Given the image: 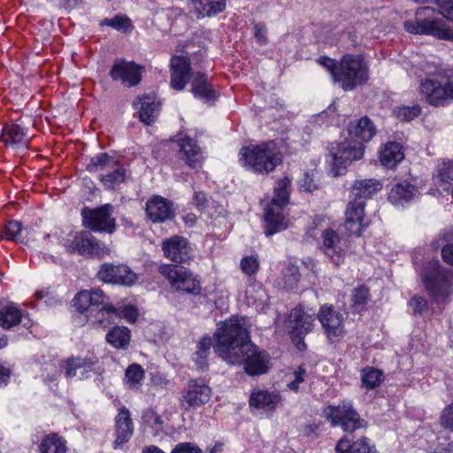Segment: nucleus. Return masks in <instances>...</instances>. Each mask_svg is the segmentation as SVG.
<instances>
[{
	"mask_svg": "<svg viewBox=\"0 0 453 453\" xmlns=\"http://www.w3.org/2000/svg\"><path fill=\"white\" fill-rule=\"evenodd\" d=\"M214 336V351L226 363L243 365L245 372L250 376L268 372L270 356L250 342L242 319L231 318L226 320L219 325Z\"/></svg>",
	"mask_w": 453,
	"mask_h": 453,
	"instance_id": "f257e3e1",
	"label": "nucleus"
},
{
	"mask_svg": "<svg viewBox=\"0 0 453 453\" xmlns=\"http://www.w3.org/2000/svg\"><path fill=\"white\" fill-rule=\"evenodd\" d=\"M349 138L344 142L331 144L328 147V163L334 174L342 175L349 164L363 157L365 152L364 142H369L375 134L376 128L372 120L363 117L351 121L349 128Z\"/></svg>",
	"mask_w": 453,
	"mask_h": 453,
	"instance_id": "f03ea898",
	"label": "nucleus"
},
{
	"mask_svg": "<svg viewBox=\"0 0 453 453\" xmlns=\"http://www.w3.org/2000/svg\"><path fill=\"white\" fill-rule=\"evenodd\" d=\"M426 78L420 81V92L434 106H443L453 101V70L424 65Z\"/></svg>",
	"mask_w": 453,
	"mask_h": 453,
	"instance_id": "7ed1b4c3",
	"label": "nucleus"
},
{
	"mask_svg": "<svg viewBox=\"0 0 453 453\" xmlns=\"http://www.w3.org/2000/svg\"><path fill=\"white\" fill-rule=\"evenodd\" d=\"M240 161L258 173H268L281 163L278 147L273 141L243 147L240 150Z\"/></svg>",
	"mask_w": 453,
	"mask_h": 453,
	"instance_id": "20e7f679",
	"label": "nucleus"
},
{
	"mask_svg": "<svg viewBox=\"0 0 453 453\" xmlns=\"http://www.w3.org/2000/svg\"><path fill=\"white\" fill-rule=\"evenodd\" d=\"M435 9L420 7L416 11L415 19L404 22V29L414 35H433L439 39L453 41V25L448 26L442 19L434 18Z\"/></svg>",
	"mask_w": 453,
	"mask_h": 453,
	"instance_id": "39448f33",
	"label": "nucleus"
},
{
	"mask_svg": "<svg viewBox=\"0 0 453 453\" xmlns=\"http://www.w3.org/2000/svg\"><path fill=\"white\" fill-rule=\"evenodd\" d=\"M289 186L290 180L288 177L280 179L274 188V196L265 208V233L267 236L288 227L283 209L288 202Z\"/></svg>",
	"mask_w": 453,
	"mask_h": 453,
	"instance_id": "423d86ee",
	"label": "nucleus"
},
{
	"mask_svg": "<svg viewBox=\"0 0 453 453\" xmlns=\"http://www.w3.org/2000/svg\"><path fill=\"white\" fill-rule=\"evenodd\" d=\"M426 292L435 301L449 296L452 292L453 271L443 267L439 260H430L420 272Z\"/></svg>",
	"mask_w": 453,
	"mask_h": 453,
	"instance_id": "0eeeda50",
	"label": "nucleus"
},
{
	"mask_svg": "<svg viewBox=\"0 0 453 453\" xmlns=\"http://www.w3.org/2000/svg\"><path fill=\"white\" fill-rule=\"evenodd\" d=\"M368 80V65L359 55L347 54L339 61L335 82L343 90H353Z\"/></svg>",
	"mask_w": 453,
	"mask_h": 453,
	"instance_id": "6e6552de",
	"label": "nucleus"
},
{
	"mask_svg": "<svg viewBox=\"0 0 453 453\" xmlns=\"http://www.w3.org/2000/svg\"><path fill=\"white\" fill-rule=\"evenodd\" d=\"M159 273L168 280L174 290L193 295L200 293V280L185 267L163 265L159 267Z\"/></svg>",
	"mask_w": 453,
	"mask_h": 453,
	"instance_id": "1a4fd4ad",
	"label": "nucleus"
},
{
	"mask_svg": "<svg viewBox=\"0 0 453 453\" xmlns=\"http://www.w3.org/2000/svg\"><path fill=\"white\" fill-rule=\"evenodd\" d=\"M325 416L334 426H339L345 432H354L357 429L365 428L367 423L361 418L357 411L349 403L343 402L337 406H328L324 411Z\"/></svg>",
	"mask_w": 453,
	"mask_h": 453,
	"instance_id": "9d476101",
	"label": "nucleus"
},
{
	"mask_svg": "<svg viewBox=\"0 0 453 453\" xmlns=\"http://www.w3.org/2000/svg\"><path fill=\"white\" fill-rule=\"evenodd\" d=\"M66 249L69 252H77L81 256L105 257L111 254V248L99 242L88 231L76 233L73 240H68Z\"/></svg>",
	"mask_w": 453,
	"mask_h": 453,
	"instance_id": "9b49d317",
	"label": "nucleus"
},
{
	"mask_svg": "<svg viewBox=\"0 0 453 453\" xmlns=\"http://www.w3.org/2000/svg\"><path fill=\"white\" fill-rule=\"evenodd\" d=\"M99 359L94 353L84 356L70 357L65 361V372L67 378L78 376L81 380L88 379L91 373L101 372Z\"/></svg>",
	"mask_w": 453,
	"mask_h": 453,
	"instance_id": "f8f14e48",
	"label": "nucleus"
},
{
	"mask_svg": "<svg viewBox=\"0 0 453 453\" xmlns=\"http://www.w3.org/2000/svg\"><path fill=\"white\" fill-rule=\"evenodd\" d=\"M112 206L105 204L94 210L82 211L83 224L94 232L112 234L115 230V219L111 217Z\"/></svg>",
	"mask_w": 453,
	"mask_h": 453,
	"instance_id": "ddd939ff",
	"label": "nucleus"
},
{
	"mask_svg": "<svg viewBox=\"0 0 453 453\" xmlns=\"http://www.w3.org/2000/svg\"><path fill=\"white\" fill-rule=\"evenodd\" d=\"M314 320L311 315L301 308H295L291 311L287 326L293 342L299 349L305 347L303 339L312 330Z\"/></svg>",
	"mask_w": 453,
	"mask_h": 453,
	"instance_id": "4468645a",
	"label": "nucleus"
},
{
	"mask_svg": "<svg viewBox=\"0 0 453 453\" xmlns=\"http://www.w3.org/2000/svg\"><path fill=\"white\" fill-rule=\"evenodd\" d=\"M97 278L105 283L132 286L137 280V274L125 265L104 264L97 273Z\"/></svg>",
	"mask_w": 453,
	"mask_h": 453,
	"instance_id": "2eb2a0df",
	"label": "nucleus"
},
{
	"mask_svg": "<svg viewBox=\"0 0 453 453\" xmlns=\"http://www.w3.org/2000/svg\"><path fill=\"white\" fill-rule=\"evenodd\" d=\"M110 76L112 81H120L125 87L136 86L142 78V68L133 61L117 59L111 66Z\"/></svg>",
	"mask_w": 453,
	"mask_h": 453,
	"instance_id": "dca6fc26",
	"label": "nucleus"
},
{
	"mask_svg": "<svg viewBox=\"0 0 453 453\" xmlns=\"http://www.w3.org/2000/svg\"><path fill=\"white\" fill-rule=\"evenodd\" d=\"M365 201L351 199L345 211L344 228L349 236H360L362 231L366 227L365 222Z\"/></svg>",
	"mask_w": 453,
	"mask_h": 453,
	"instance_id": "f3484780",
	"label": "nucleus"
},
{
	"mask_svg": "<svg viewBox=\"0 0 453 453\" xmlns=\"http://www.w3.org/2000/svg\"><path fill=\"white\" fill-rule=\"evenodd\" d=\"M318 319L320 321L326 336L331 341H334L344 335L345 330L342 314L336 311L332 305L321 306L318 314Z\"/></svg>",
	"mask_w": 453,
	"mask_h": 453,
	"instance_id": "a211bd4d",
	"label": "nucleus"
},
{
	"mask_svg": "<svg viewBox=\"0 0 453 453\" xmlns=\"http://www.w3.org/2000/svg\"><path fill=\"white\" fill-rule=\"evenodd\" d=\"M162 250L165 257L178 264L190 261L193 257L192 249L186 238L173 236L162 242Z\"/></svg>",
	"mask_w": 453,
	"mask_h": 453,
	"instance_id": "6ab92c4d",
	"label": "nucleus"
},
{
	"mask_svg": "<svg viewBox=\"0 0 453 453\" xmlns=\"http://www.w3.org/2000/svg\"><path fill=\"white\" fill-rule=\"evenodd\" d=\"M170 73L171 87L178 91L183 90L193 78L189 58L184 56H173L170 61Z\"/></svg>",
	"mask_w": 453,
	"mask_h": 453,
	"instance_id": "aec40b11",
	"label": "nucleus"
},
{
	"mask_svg": "<svg viewBox=\"0 0 453 453\" xmlns=\"http://www.w3.org/2000/svg\"><path fill=\"white\" fill-rule=\"evenodd\" d=\"M211 396V390L209 386L201 380H190L187 390L181 398V405L186 409H196L207 403Z\"/></svg>",
	"mask_w": 453,
	"mask_h": 453,
	"instance_id": "412c9836",
	"label": "nucleus"
},
{
	"mask_svg": "<svg viewBox=\"0 0 453 453\" xmlns=\"http://www.w3.org/2000/svg\"><path fill=\"white\" fill-rule=\"evenodd\" d=\"M146 213L152 222H164L173 217V203L159 196H152L146 203Z\"/></svg>",
	"mask_w": 453,
	"mask_h": 453,
	"instance_id": "4be33fe9",
	"label": "nucleus"
},
{
	"mask_svg": "<svg viewBox=\"0 0 453 453\" xmlns=\"http://www.w3.org/2000/svg\"><path fill=\"white\" fill-rule=\"evenodd\" d=\"M116 438L113 441L114 449L122 447L134 434V424L130 411L126 407H121L115 418Z\"/></svg>",
	"mask_w": 453,
	"mask_h": 453,
	"instance_id": "5701e85b",
	"label": "nucleus"
},
{
	"mask_svg": "<svg viewBox=\"0 0 453 453\" xmlns=\"http://www.w3.org/2000/svg\"><path fill=\"white\" fill-rule=\"evenodd\" d=\"M323 253L335 265H341L344 260V250L341 245V239L338 234L332 230L326 229L321 234Z\"/></svg>",
	"mask_w": 453,
	"mask_h": 453,
	"instance_id": "b1692460",
	"label": "nucleus"
},
{
	"mask_svg": "<svg viewBox=\"0 0 453 453\" xmlns=\"http://www.w3.org/2000/svg\"><path fill=\"white\" fill-rule=\"evenodd\" d=\"M178 143L180 158L184 160L190 168H200L204 157L196 142L189 137H183L179 140Z\"/></svg>",
	"mask_w": 453,
	"mask_h": 453,
	"instance_id": "393cba45",
	"label": "nucleus"
},
{
	"mask_svg": "<svg viewBox=\"0 0 453 453\" xmlns=\"http://www.w3.org/2000/svg\"><path fill=\"white\" fill-rule=\"evenodd\" d=\"M104 299V292L99 288H91L89 290H81L76 294L73 302L75 309L83 313L89 310L103 304Z\"/></svg>",
	"mask_w": 453,
	"mask_h": 453,
	"instance_id": "a878e982",
	"label": "nucleus"
},
{
	"mask_svg": "<svg viewBox=\"0 0 453 453\" xmlns=\"http://www.w3.org/2000/svg\"><path fill=\"white\" fill-rule=\"evenodd\" d=\"M191 92L196 98L200 99L203 103L213 102L217 97L216 92L208 81L206 74L202 72L193 74Z\"/></svg>",
	"mask_w": 453,
	"mask_h": 453,
	"instance_id": "bb28decb",
	"label": "nucleus"
},
{
	"mask_svg": "<svg viewBox=\"0 0 453 453\" xmlns=\"http://www.w3.org/2000/svg\"><path fill=\"white\" fill-rule=\"evenodd\" d=\"M281 401V395L277 392H270L263 389H255L250 395V404L251 407L273 411Z\"/></svg>",
	"mask_w": 453,
	"mask_h": 453,
	"instance_id": "cd10ccee",
	"label": "nucleus"
},
{
	"mask_svg": "<svg viewBox=\"0 0 453 453\" xmlns=\"http://www.w3.org/2000/svg\"><path fill=\"white\" fill-rule=\"evenodd\" d=\"M2 140L7 145L27 148L30 137L27 130L17 124L6 125L4 127Z\"/></svg>",
	"mask_w": 453,
	"mask_h": 453,
	"instance_id": "c85d7f7f",
	"label": "nucleus"
},
{
	"mask_svg": "<svg viewBox=\"0 0 453 453\" xmlns=\"http://www.w3.org/2000/svg\"><path fill=\"white\" fill-rule=\"evenodd\" d=\"M117 313L118 309L111 304L105 303L104 301L103 304H100V306L90 309L89 314L86 316L89 323L105 326L106 323L111 324L117 319Z\"/></svg>",
	"mask_w": 453,
	"mask_h": 453,
	"instance_id": "c756f323",
	"label": "nucleus"
},
{
	"mask_svg": "<svg viewBox=\"0 0 453 453\" xmlns=\"http://www.w3.org/2000/svg\"><path fill=\"white\" fill-rule=\"evenodd\" d=\"M381 188L382 184L380 181L374 179L356 180L351 188V199L365 201L372 197Z\"/></svg>",
	"mask_w": 453,
	"mask_h": 453,
	"instance_id": "7c9ffc66",
	"label": "nucleus"
},
{
	"mask_svg": "<svg viewBox=\"0 0 453 453\" xmlns=\"http://www.w3.org/2000/svg\"><path fill=\"white\" fill-rule=\"evenodd\" d=\"M134 105L135 107L140 105L139 117L144 124L150 125L155 122L159 112V104L155 97L145 96L140 98L138 102H134Z\"/></svg>",
	"mask_w": 453,
	"mask_h": 453,
	"instance_id": "2f4dec72",
	"label": "nucleus"
},
{
	"mask_svg": "<svg viewBox=\"0 0 453 453\" xmlns=\"http://www.w3.org/2000/svg\"><path fill=\"white\" fill-rule=\"evenodd\" d=\"M403 157V147L395 142L386 143L380 152V161L387 168H394Z\"/></svg>",
	"mask_w": 453,
	"mask_h": 453,
	"instance_id": "473e14b6",
	"label": "nucleus"
},
{
	"mask_svg": "<svg viewBox=\"0 0 453 453\" xmlns=\"http://www.w3.org/2000/svg\"><path fill=\"white\" fill-rule=\"evenodd\" d=\"M417 194L415 186L407 182L398 183L391 188L388 200L394 204H403L411 201Z\"/></svg>",
	"mask_w": 453,
	"mask_h": 453,
	"instance_id": "72a5a7b5",
	"label": "nucleus"
},
{
	"mask_svg": "<svg viewBox=\"0 0 453 453\" xmlns=\"http://www.w3.org/2000/svg\"><path fill=\"white\" fill-rule=\"evenodd\" d=\"M126 178V170L118 161L114 166L110 167L105 173L99 174V180L107 189H114L121 184Z\"/></svg>",
	"mask_w": 453,
	"mask_h": 453,
	"instance_id": "f704fd0d",
	"label": "nucleus"
},
{
	"mask_svg": "<svg viewBox=\"0 0 453 453\" xmlns=\"http://www.w3.org/2000/svg\"><path fill=\"white\" fill-rule=\"evenodd\" d=\"M335 451L336 453H377L365 438L357 440L352 444L348 440L342 439L338 441Z\"/></svg>",
	"mask_w": 453,
	"mask_h": 453,
	"instance_id": "c9c22d12",
	"label": "nucleus"
},
{
	"mask_svg": "<svg viewBox=\"0 0 453 453\" xmlns=\"http://www.w3.org/2000/svg\"><path fill=\"white\" fill-rule=\"evenodd\" d=\"M130 338V330L126 326H114L106 334L107 342L116 349H126Z\"/></svg>",
	"mask_w": 453,
	"mask_h": 453,
	"instance_id": "e433bc0d",
	"label": "nucleus"
},
{
	"mask_svg": "<svg viewBox=\"0 0 453 453\" xmlns=\"http://www.w3.org/2000/svg\"><path fill=\"white\" fill-rule=\"evenodd\" d=\"M117 162L118 160L110 157L107 153H99L91 157L86 169L89 173H99L100 174L114 166Z\"/></svg>",
	"mask_w": 453,
	"mask_h": 453,
	"instance_id": "4c0bfd02",
	"label": "nucleus"
},
{
	"mask_svg": "<svg viewBox=\"0 0 453 453\" xmlns=\"http://www.w3.org/2000/svg\"><path fill=\"white\" fill-rule=\"evenodd\" d=\"M40 453H66L65 441L56 434L46 435L39 445Z\"/></svg>",
	"mask_w": 453,
	"mask_h": 453,
	"instance_id": "58836bf2",
	"label": "nucleus"
},
{
	"mask_svg": "<svg viewBox=\"0 0 453 453\" xmlns=\"http://www.w3.org/2000/svg\"><path fill=\"white\" fill-rule=\"evenodd\" d=\"M21 319V311L19 309L8 305L0 310V326L4 329L18 325Z\"/></svg>",
	"mask_w": 453,
	"mask_h": 453,
	"instance_id": "ea45409f",
	"label": "nucleus"
},
{
	"mask_svg": "<svg viewBox=\"0 0 453 453\" xmlns=\"http://www.w3.org/2000/svg\"><path fill=\"white\" fill-rule=\"evenodd\" d=\"M144 378V370L140 365H129L125 372L126 384L130 389H138Z\"/></svg>",
	"mask_w": 453,
	"mask_h": 453,
	"instance_id": "a19ab883",
	"label": "nucleus"
},
{
	"mask_svg": "<svg viewBox=\"0 0 453 453\" xmlns=\"http://www.w3.org/2000/svg\"><path fill=\"white\" fill-rule=\"evenodd\" d=\"M249 305H260L266 300V294L261 284H250L245 292Z\"/></svg>",
	"mask_w": 453,
	"mask_h": 453,
	"instance_id": "79ce46f5",
	"label": "nucleus"
},
{
	"mask_svg": "<svg viewBox=\"0 0 453 453\" xmlns=\"http://www.w3.org/2000/svg\"><path fill=\"white\" fill-rule=\"evenodd\" d=\"M361 379L363 385L367 388H375L383 380V373L375 368H365L362 370Z\"/></svg>",
	"mask_w": 453,
	"mask_h": 453,
	"instance_id": "37998d69",
	"label": "nucleus"
},
{
	"mask_svg": "<svg viewBox=\"0 0 453 453\" xmlns=\"http://www.w3.org/2000/svg\"><path fill=\"white\" fill-rule=\"evenodd\" d=\"M211 346L212 340L211 337H203L199 342L198 349L195 353V359L200 368H203L204 366H206V360L210 354V349Z\"/></svg>",
	"mask_w": 453,
	"mask_h": 453,
	"instance_id": "c03bdc74",
	"label": "nucleus"
},
{
	"mask_svg": "<svg viewBox=\"0 0 453 453\" xmlns=\"http://www.w3.org/2000/svg\"><path fill=\"white\" fill-rule=\"evenodd\" d=\"M369 300V289L364 286L354 289L352 294V308L360 313Z\"/></svg>",
	"mask_w": 453,
	"mask_h": 453,
	"instance_id": "a18cd8bd",
	"label": "nucleus"
},
{
	"mask_svg": "<svg viewBox=\"0 0 453 453\" xmlns=\"http://www.w3.org/2000/svg\"><path fill=\"white\" fill-rule=\"evenodd\" d=\"M421 112L418 104L412 106H399L394 109L395 116L401 121H411Z\"/></svg>",
	"mask_w": 453,
	"mask_h": 453,
	"instance_id": "49530a36",
	"label": "nucleus"
},
{
	"mask_svg": "<svg viewBox=\"0 0 453 453\" xmlns=\"http://www.w3.org/2000/svg\"><path fill=\"white\" fill-rule=\"evenodd\" d=\"M436 178L440 181L449 183L453 180V160H442L437 165Z\"/></svg>",
	"mask_w": 453,
	"mask_h": 453,
	"instance_id": "de8ad7c7",
	"label": "nucleus"
},
{
	"mask_svg": "<svg viewBox=\"0 0 453 453\" xmlns=\"http://www.w3.org/2000/svg\"><path fill=\"white\" fill-rule=\"evenodd\" d=\"M300 279L299 269L296 265H288L283 271V287L286 288H293Z\"/></svg>",
	"mask_w": 453,
	"mask_h": 453,
	"instance_id": "09e8293b",
	"label": "nucleus"
},
{
	"mask_svg": "<svg viewBox=\"0 0 453 453\" xmlns=\"http://www.w3.org/2000/svg\"><path fill=\"white\" fill-rule=\"evenodd\" d=\"M243 273L249 276L255 275L259 269L258 257L256 256L244 257L240 263Z\"/></svg>",
	"mask_w": 453,
	"mask_h": 453,
	"instance_id": "8fccbe9b",
	"label": "nucleus"
},
{
	"mask_svg": "<svg viewBox=\"0 0 453 453\" xmlns=\"http://www.w3.org/2000/svg\"><path fill=\"white\" fill-rule=\"evenodd\" d=\"M104 24L117 30L123 31H127L131 27V20L127 17L122 15H117L112 19H105L104 20Z\"/></svg>",
	"mask_w": 453,
	"mask_h": 453,
	"instance_id": "3c124183",
	"label": "nucleus"
},
{
	"mask_svg": "<svg viewBox=\"0 0 453 453\" xmlns=\"http://www.w3.org/2000/svg\"><path fill=\"white\" fill-rule=\"evenodd\" d=\"M307 372L305 369H303L302 366H299L297 370L292 373L291 376L293 377V380L288 381L287 385L288 388L294 392H297L300 388V384L304 381Z\"/></svg>",
	"mask_w": 453,
	"mask_h": 453,
	"instance_id": "603ef678",
	"label": "nucleus"
},
{
	"mask_svg": "<svg viewBox=\"0 0 453 453\" xmlns=\"http://www.w3.org/2000/svg\"><path fill=\"white\" fill-rule=\"evenodd\" d=\"M21 231V224L19 221L12 220L7 223L3 234V238L15 241Z\"/></svg>",
	"mask_w": 453,
	"mask_h": 453,
	"instance_id": "864d4df0",
	"label": "nucleus"
},
{
	"mask_svg": "<svg viewBox=\"0 0 453 453\" xmlns=\"http://www.w3.org/2000/svg\"><path fill=\"white\" fill-rule=\"evenodd\" d=\"M440 424L444 428L453 431V403L447 405L441 411Z\"/></svg>",
	"mask_w": 453,
	"mask_h": 453,
	"instance_id": "5fc2aeb1",
	"label": "nucleus"
},
{
	"mask_svg": "<svg viewBox=\"0 0 453 453\" xmlns=\"http://www.w3.org/2000/svg\"><path fill=\"white\" fill-rule=\"evenodd\" d=\"M440 13L446 19L453 21V0H435Z\"/></svg>",
	"mask_w": 453,
	"mask_h": 453,
	"instance_id": "6e6d98bb",
	"label": "nucleus"
},
{
	"mask_svg": "<svg viewBox=\"0 0 453 453\" xmlns=\"http://www.w3.org/2000/svg\"><path fill=\"white\" fill-rule=\"evenodd\" d=\"M414 314H421L427 309V301L420 296H414L409 302Z\"/></svg>",
	"mask_w": 453,
	"mask_h": 453,
	"instance_id": "4d7b16f0",
	"label": "nucleus"
},
{
	"mask_svg": "<svg viewBox=\"0 0 453 453\" xmlns=\"http://www.w3.org/2000/svg\"><path fill=\"white\" fill-rule=\"evenodd\" d=\"M118 317L125 319L129 323H134L138 317V312L136 308L134 306H126L122 310H118Z\"/></svg>",
	"mask_w": 453,
	"mask_h": 453,
	"instance_id": "13d9d810",
	"label": "nucleus"
},
{
	"mask_svg": "<svg viewBox=\"0 0 453 453\" xmlns=\"http://www.w3.org/2000/svg\"><path fill=\"white\" fill-rule=\"evenodd\" d=\"M171 453H202V449L191 442L178 443Z\"/></svg>",
	"mask_w": 453,
	"mask_h": 453,
	"instance_id": "bf43d9fd",
	"label": "nucleus"
},
{
	"mask_svg": "<svg viewBox=\"0 0 453 453\" xmlns=\"http://www.w3.org/2000/svg\"><path fill=\"white\" fill-rule=\"evenodd\" d=\"M318 62L324 66L326 70H328L335 81L336 73L338 72L339 62L328 58V57H321Z\"/></svg>",
	"mask_w": 453,
	"mask_h": 453,
	"instance_id": "052dcab7",
	"label": "nucleus"
},
{
	"mask_svg": "<svg viewBox=\"0 0 453 453\" xmlns=\"http://www.w3.org/2000/svg\"><path fill=\"white\" fill-rule=\"evenodd\" d=\"M226 6V0L210 1L207 12H205L206 17H211L222 12Z\"/></svg>",
	"mask_w": 453,
	"mask_h": 453,
	"instance_id": "680f3d73",
	"label": "nucleus"
},
{
	"mask_svg": "<svg viewBox=\"0 0 453 453\" xmlns=\"http://www.w3.org/2000/svg\"><path fill=\"white\" fill-rule=\"evenodd\" d=\"M254 36L257 42L265 44L267 42V29L264 24H255L253 27Z\"/></svg>",
	"mask_w": 453,
	"mask_h": 453,
	"instance_id": "e2e57ef3",
	"label": "nucleus"
},
{
	"mask_svg": "<svg viewBox=\"0 0 453 453\" xmlns=\"http://www.w3.org/2000/svg\"><path fill=\"white\" fill-rule=\"evenodd\" d=\"M300 188L306 192H312L318 188V184L313 180L312 176L305 173L303 178L299 182Z\"/></svg>",
	"mask_w": 453,
	"mask_h": 453,
	"instance_id": "0e129e2a",
	"label": "nucleus"
},
{
	"mask_svg": "<svg viewBox=\"0 0 453 453\" xmlns=\"http://www.w3.org/2000/svg\"><path fill=\"white\" fill-rule=\"evenodd\" d=\"M192 3L194 4L195 11L197 13V18L206 17L205 12H207L210 0H192Z\"/></svg>",
	"mask_w": 453,
	"mask_h": 453,
	"instance_id": "69168bd1",
	"label": "nucleus"
},
{
	"mask_svg": "<svg viewBox=\"0 0 453 453\" xmlns=\"http://www.w3.org/2000/svg\"><path fill=\"white\" fill-rule=\"evenodd\" d=\"M441 257L445 263L453 265V244H448L442 248Z\"/></svg>",
	"mask_w": 453,
	"mask_h": 453,
	"instance_id": "338daca9",
	"label": "nucleus"
},
{
	"mask_svg": "<svg viewBox=\"0 0 453 453\" xmlns=\"http://www.w3.org/2000/svg\"><path fill=\"white\" fill-rule=\"evenodd\" d=\"M193 202L198 208H203L206 203V196L203 192H195Z\"/></svg>",
	"mask_w": 453,
	"mask_h": 453,
	"instance_id": "774afa93",
	"label": "nucleus"
}]
</instances>
